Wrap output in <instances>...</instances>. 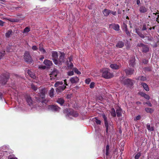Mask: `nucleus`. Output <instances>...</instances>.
<instances>
[{"mask_svg": "<svg viewBox=\"0 0 159 159\" xmlns=\"http://www.w3.org/2000/svg\"><path fill=\"white\" fill-rule=\"evenodd\" d=\"M43 106V108L48 111H51L54 112H58L60 110V108L58 106L54 105H48L44 102H43L42 103Z\"/></svg>", "mask_w": 159, "mask_h": 159, "instance_id": "f257e3e1", "label": "nucleus"}, {"mask_svg": "<svg viewBox=\"0 0 159 159\" xmlns=\"http://www.w3.org/2000/svg\"><path fill=\"white\" fill-rule=\"evenodd\" d=\"M102 116L104 120V125L106 128V132L107 133H108L109 131L110 130L111 128L112 129L113 124L111 122L108 123L107 117L104 113L102 114Z\"/></svg>", "mask_w": 159, "mask_h": 159, "instance_id": "f03ea898", "label": "nucleus"}, {"mask_svg": "<svg viewBox=\"0 0 159 159\" xmlns=\"http://www.w3.org/2000/svg\"><path fill=\"white\" fill-rule=\"evenodd\" d=\"M63 83L62 81L57 82L55 84V87H58L57 88L56 91L58 93H60L63 91L66 88L65 84L62 85Z\"/></svg>", "mask_w": 159, "mask_h": 159, "instance_id": "7ed1b4c3", "label": "nucleus"}, {"mask_svg": "<svg viewBox=\"0 0 159 159\" xmlns=\"http://www.w3.org/2000/svg\"><path fill=\"white\" fill-rule=\"evenodd\" d=\"M102 76L106 79H109L113 76L112 74L109 71V69L107 68L103 69L102 70Z\"/></svg>", "mask_w": 159, "mask_h": 159, "instance_id": "20e7f679", "label": "nucleus"}, {"mask_svg": "<svg viewBox=\"0 0 159 159\" xmlns=\"http://www.w3.org/2000/svg\"><path fill=\"white\" fill-rule=\"evenodd\" d=\"M78 116V114L77 112L72 111L68 112L66 115V117L68 120H70L72 119V117H77Z\"/></svg>", "mask_w": 159, "mask_h": 159, "instance_id": "39448f33", "label": "nucleus"}, {"mask_svg": "<svg viewBox=\"0 0 159 159\" xmlns=\"http://www.w3.org/2000/svg\"><path fill=\"white\" fill-rule=\"evenodd\" d=\"M24 59L25 61L28 63H31L33 62L29 52L26 51L25 52L24 55Z\"/></svg>", "mask_w": 159, "mask_h": 159, "instance_id": "423d86ee", "label": "nucleus"}, {"mask_svg": "<svg viewBox=\"0 0 159 159\" xmlns=\"http://www.w3.org/2000/svg\"><path fill=\"white\" fill-rule=\"evenodd\" d=\"M52 60L53 61L55 65L58 64V52L56 51H53L52 52Z\"/></svg>", "mask_w": 159, "mask_h": 159, "instance_id": "0eeeda50", "label": "nucleus"}, {"mask_svg": "<svg viewBox=\"0 0 159 159\" xmlns=\"http://www.w3.org/2000/svg\"><path fill=\"white\" fill-rule=\"evenodd\" d=\"M65 54L63 52H61L60 55L59 57V59H58V64L57 65H60L63 63L65 61L64 57Z\"/></svg>", "mask_w": 159, "mask_h": 159, "instance_id": "6e6552de", "label": "nucleus"}, {"mask_svg": "<svg viewBox=\"0 0 159 159\" xmlns=\"http://www.w3.org/2000/svg\"><path fill=\"white\" fill-rule=\"evenodd\" d=\"M72 60V57H69L68 60H67L66 62V65H67V67L70 69H72L73 67V65L71 61Z\"/></svg>", "mask_w": 159, "mask_h": 159, "instance_id": "1a4fd4ad", "label": "nucleus"}, {"mask_svg": "<svg viewBox=\"0 0 159 159\" xmlns=\"http://www.w3.org/2000/svg\"><path fill=\"white\" fill-rule=\"evenodd\" d=\"M139 46L142 48V51L144 52H147L149 51V48L146 45L143 43H140L139 45Z\"/></svg>", "mask_w": 159, "mask_h": 159, "instance_id": "9d476101", "label": "nucleus"}, {"mask_svg": "<svg viewBox=\"0 0 159 159\" xmlns=\"http://www.w3.org/2000/svg\"><path fill=\"white\" fill-rule=\"evenodd\" d=\"M124 84L128 86H131L133 84V80L130 79H125L124 81Z\"/></svg>", "mask_w": 159, "mask_h": 159, "instance_id": "9b49d317", "label": "nucleus"}, {"mask_svg": "<svg viewBox=\"0 0 159 159\" xmlns=\"http://www.w3.org/2000/svg\"><path fill=\"white\" fill-rule=\"evenodd\" d=\"M9 79V77L7 76L3 75V77L1 78L0 83L2 84H5L7 82V80Z\"/></svg>", "mask_w": 159, "mask_h": 159, "instance_id": "f8f14e48", "label": "nucleus"}, {"mask_svg": "<svg viewBox=\"0 0 159 159\" xmlns=\"http://www.w3.org/2000/svg\"><path fill=\"white\" fill-rule=\"evenodd\" d=\"M134 70L133 68H129L125 70V71L127 75H132L134 74Z\"/></svg>", "mask_w": 159, "mask_h": 159, "instance_id": "ddd939ff", "label": "nucleus"}, {"mask_svg": "<svg viewBox=\"0 0 159 159\" xmlns=\"http://www.w3.org/2000/svg\"><path fill=\"white\" fill-rule=\"evenodd\" d=\"M148 10V8L144 5L141 6L139 7V11L141 13H145Z\"/></svg>", "mask_w": 159, "mask_h": 159, "instance_id": "4468645a", "label": "nucleus"}, {"mask_svg": "<svg viewBox=\"0 0 159 159\" xmlns=\"http://www.w3.org/2000/svg\"><path fill=\"white\" fill-rule=\"evenodd\" d=\"M70 81L72 84L76 83L79 81V79L78 77L75 76L70 78Z\"/></svg>", "mask_w": 159, "mask_h": 159, "instance_id": "2eb2a0df", "label": "nucleus"}, {"mask_svg": "<svg viewBox=\"0 0 159 159\" xmlns=\"http://www.w3.org/2000/svg\"><path fill=\"white\" fill-rule=\"evenodd\" d=\"M43 63L45 65L49 66H51L52 64V61L47 59L45 60Z\"/></svg>", "mask_w": 159, "mask_h": 159, "instance_id": "dca6fc26", "label": "nucleus"}, {"mask_svg": "<svg viewBox=\"0 0 159 159\" xmlns=\"http://www.w3.org/2000/svg\"><path fill=\"white\" fill-rule=\"evenodd\" d=\"M135 32L142 38L144 39L145 38V36L140 32L138 29H135Z\"/></svg>", "mask_w": 159, "mask_h": 159, "instance_id": "f3484780", "label": "nucleus"}, {"mask_svg": "<svg viewBox=\"0 0 159 159\" xmlns=\"http://www.w3.org/2000/svg\"><path fill=\"white\" fill-rule=\"evenodd\" d=\"M93 121L97 125H101V121L99 120L97 117H95L93 119Z\"/></svg>", "mask_w": 159, "mask_h": 159, "instance_id": "a211bd4d", "label": "nucleus"}, {"mask_svg": "<svg viewBox=\"0 0 159 159\" xmlns=\"http://www.w3.org/2000/svg\"><path fill=\"white\" fill-rule=\"evenodd\" d=\"M26 98L28 104L29 106H31L32 104V100L31 98L29 96H27Z\"/></svg>", "mask_w": 159, "mask_h": 159, "instance_id": "6ab92c4d", "label": "nucleus"}, {"mask_svg": "<svg viewBox=\"0 0 159 159\" xmlns=\"http://www.w3.org/2000/svg\"><path fill=\"white\" fill-rule=\"evenodd\" d=\"M39 51L43 54L45 53L46 52V50L43 47V44L42 43H41L39 44Z\"/></svg>", "mask_w": 159, "mask_h": 159, "instance_id": "aec40b11", "label": "nucleus"}, {"mask_svg": "<svg viewBox=\"0 0 159 159\" xmlns=\"http://www.w3.org/2000/svg\"><path fill=\"white\" fill-rule=\"evenodd\" d=\"M141 85H142L143 89L147 91H148L149 90V88L148 85L144 83H141Z\"/></svg>", "mask_w": 159, "mask_h": 159, "instance_id": "412c9836", "label": "nucleus"}, {"mask_svg": "<svg viewBox=\"0 0 159 159\" xmlns=\"http://www.w3.org/2000/svg\"><path fill=\"white\" fill-rule=\"evenodd\" d=\"M147 127L148 130L150 131H153L154 130L153 126L151 125L149 123H148L147 125Z\"/></svg>", "mask_w": 159, "mask_h": 159, "instance_id": "4be33fe9", "label": "nucleus"}, {"mask_svg": "<svg viewBox=\"0 0 159 159\" xmlns=\"http://www.w3.org/2000/svg\"><path fill=\"white\" fill-rule=\"evenodd\" d=\"M28 73L30 77L33 78L35 79L36 78V76L35 74L30 70H28Z\"/></svg>", "mask_w": 159, "mask_h": 159, "instance_id": "5701e85b", "label": "nucleus"}, {"mask_svg": "<svg viewBox=\"0 0 159 159\" xmlns=\"http://www.w3.org/2000/svg\"><path fill=\"white\" fill-rule=\"evenodd\" d=\"M110 67L112 69L115 70L118 69L119 68L118 65L115 64H111L110 65Z\"/></svg>", "mask_w": 159, "mask_h": 159, "instance_id": "b1692460", "label": "nucleus"}, {"mask_svg": "<svg viewBox=\"0 0 159 159\" xmlns=\"http://www.w3.org/2000/svg\"><path fill=\"white\" fill-rule=\"evenodd\" d=\"M124 46V43L122 41H119L116 44V46L117 48H121Z\"/></svg>", "mask_w": 159, "mask_h": 159, "instance_id": "393cba45", "label": "nucleus"}, {"mask_svg": "<svg viewBox=\"0 0 159 159\" xmlns=\"http://www.w3.org/2000/svg\"><path fill=\"white\" fill-rule=\"evenodd\" d=\"M135 59L134 57H132L129 61V65L130 66L133 67L135 65Z\"/></svg>", "mask_w": 159, "mask_h": 159, "instance_id": "a878e982", "label": "nucleus"}, {"mask_svg": "<svg viewBox=\"0 0 159 159\" xmlns=\"http://www.w3.org/2000/svg\"><path fill=\"white\" fill-rule=\"evenodd\" d=\"M111 12V11L107 9H105L104 10L103 12V14L105 16H107L109 15Z\"/></svg>", "mask_w": 159, "mask_h": 159, "instance_id": "bb28decb", "label": "nucleus"}, {"mask_svg": "<svg viewBox=\"0 0 159 159\" xmlns=\"http://www.w3.org/2000/svg\"><path fill=\"white\" fill-rule=\"evenodd\" d=\"M116 113L117 117H120L122 116V110L120 109L116 110Z\"/></svg>", "mask_w": 159, "mask_h": 159, "instance_id": "cd10ccee", "label": "nucleus"}, {"mask_svg": "<svg viewBox=\"0 0 159 159\" xmlns=\"http://www.w3.org/2000/svg\"><path fill=\"white\" fill-rule=\"evenodd\" d=\"M147 79L146 77L143 76H139L138 78V80L139 81H144L146 80Z\"/></svg>", "mask_w": 159, "mask_h": 159, "instance_id": "c85d7f7f", "label": "nucleus"}, {"mask_svg": "<svg viewBox=\"0 0 159 159\" xmlns=\"http://www.w3.org/2000/svg\"><path fill=\"white\" fill-rule=\"evenodd\" d=\"M57 102L61 105H62L64 102V101L62 98H59L57 100Z\"/></svg>", "mask_w": 159, "mask_h": 159, "instance_id": "c756f323", "label": "nucleus"}, {"mask_svg": "<svg viewBox=\"0 0 159 159\" xmlns=\"http://www.w3.org/2000/svg\"><path fill=\"white\" fill-rule=\"evenodd\" d=\"M58 73V71L57 70H54L52 73L51 76L50 77H51L52 76H54L56 77Z\"/></svg>", "mask_w": 159, "mask_h": 159, "instance_id": "7c9ffc66", "label": "nucleus"}, {"mask_svg": "<svg viewBox=\"0 0 159 159\" xmlns=\"http://www.w3.org/2000/svg\"><path fill=\"white\" fill-rule=\"evenodd\" d=\"M119 28L120 26L118 24H114L113 25V28L115 30H119Z\"/></svg>", "mask_w": 159, "mask_h": 159, "instance_id": "2f4dec72", "label": "nucleus"}, {"mask_svg": "<svg viewBox=\"0 0 159 159\" xmlns=\"http://www.w3.org/2000/svg\"><path fill=\"white\" fill-rule=\"evenodd\" d=\"M145 111L147 112L150 113H152L154 111L153 109L149 108H145Z\"/></svg>", "mask_w": 159, "mask_h": 159, "instance_id": "473e14b6", "label": "nucleus"}, {"mask_svg": "<svg viewBox=\"0 0 159 159\" xmlns=\"http://www.w3.org/2000/svg\"><path fill=\"white\" fill-rule=\"evenodd\" d=\"M8 147H7V146H4L2 147L1 149V150L3 152H7V151L8 150Z\"/></svg>", "mask_w": 159, "mask_h": 159, "instance_id": "72a5a7b5", "label": "nucleus"}, {"mask_svg": "<svg viewBox=\"0 0 159 159\" xmlns=\"http://www.w3.org/2000/svg\"><path fill=\"white\" fill-rule=\"evenodd\" d=\"M54 89L52 88L50 90L49 94L50 97L51 98L53 97L54 96Z\"/></svg>", "mask_w": 159, "mask_h": 159, "instance_id": "f704fd0d", "label": "nucleus"}, {"mask_svg": "<svg viewBox=\"0 0 159 159\" xmlns=\"http://www.w3.org/2000/svg\"><path fill=\"white\" fill-rule=\"evenodd\" d=\"M111 114L112 116L113 117L116 116V114L115 110L114 108H112L111 109Z\"/></svg>", "mask_w": 159, "mask_h": 159, "instance_id": "c9c22d12", "label": "nucleus"}, {"mask_svg": "<svg viewBox=\"0 0 159 159\" xmlns=\"http://www.w3.org/2000/svg\"><path fill=\"white\" fill-rule=\"evenodd\" d=\"M141 95L143 97L147 99H149L150 98L149 96L147 94L144 93H142Z\"/></svg>", "mask_w": 159, "mask_h": 159, "instance_id": "e433bc0d", "label": "nucleus"}, {"mask_svg": "<svg viewBox=\"0 0 159 159\" xmlns=\"http://www.w3.org/2000/svg\"><path fill=\"white\" fill-rule=\"evenodd\" d=\"M40 96L43 99L45 98V92L44 91H42V92L40 93Z\"/></svg>", "mask_w": 159, "mask_h": 159, "instance_id": "4c0bfd02", "label": "nucleus"}, {"mask_svg": "<svg viewBox=\"0 0 159 159\" xmlns=\"http://www.w3.org/2000/svg\"><path fill=\"white\" fill-rule=\"evenodd\" d=\"M30 30V28L28 27H26L24 29L23 33H27L29 32Z\"/></svg>", "mask_w": 159, "mask_h": 159, "instance_id": "58836bf2", "label": "nucleus"}, {"mask_svg": "<svg viewBox=\"0 0 159 159\" xmlns=\"http://www.w3.org/2000/svg\"><path fill=\"white\" fill-rule=\"evenodd\" d=\"M12 33V30H9L5 34L6 36L7 37H8L10 36L11 34Z\"/></svg>", "mask_w": 159, "mask_h": 159, "instance_id": "ea45409f", "label": "nucleus"}, {"mask_svg": "<svg viewBox=\"0 0 159 159\" xmlns=\"http://www.w3.org/2000/svg\"><path fill=\"white\" fill-rule=\"evenodd\" d=\"M109 145L108 144H107L106 147V156H107L109 154Z\"/></svg>", "mask_w": 159, "mask_h": 159, "instance_id": "a19ab883", "label": "nucleus"}, {"mask_svg": "<svg viewBox=\"0 0 159 159\" xmlns=\"http://www.w3.org/2000/svg\"><path fill=\"white\" fill-rule=\"evenodd\" d=\"M122 29L124 30H126L127 29V25L124 22L122 23Z\"/></svg>", "mask_w": 159, "mask_h": 159, "instance_id": "79ce46f5", "label": "nucleus"}, {"mask_svg": "<svg viewBox=\"0 0 159 159\" xmlns=\"http://www.w3.org/2000/svg\"><path fill=\"white\" fill-rule=\"evenodd\" d=\"M75 73L79 75L81 74V72L79 71L78 69L76 68H74L73 69Z\"/></svg>", "mask_w": 159, "mask_h": 159, "instance_id": "37998d69", "label": "nucleus"}, {"mask_svg": "<svg viewBox=\"0 0 159 159\" xmlns=\"http://www.w3.org/2000/svg\"><path fill=\"white\" fill-rule=\"evenodd\" d=\"M141 118V117L140 115H138L136 116L134 119V121H137L140 120Z\"/></svg>", "mask_w": 159, "mask_h": 159, "instance_id": "c03bdc74", "label": "nucleus"}, {"mask_svg": "<svg viewBox=\"0 0 159 159\" xmlns=\"http://www.w3.org/2000/svg\"><path fill=\"white\" fill-rule=\"evenodd\" d=\"M141 155V154L140 153V152H139L138 153H137L135 157V159H139V157Z\"/></svg>", "mask_w": 159, "mask_h": 159, "instance_id": "a18cd8bd", "label": "nucleus"}, {"mask_svg": "<svg viewBox=\"0 0 159 159\" xmlns=\"http://www.w3.org/2000/svg\"><path fill=\"white\" fill-rule=\"evenodd\" d=\"M5 54V51L0 52V59H1Z\"/></svg>", "mask_w": 159, "mask_h": 159, "instance_id": "49530a36", "label": "nucleus"}, {"mask_svg": "<svg viewBox=\"0 0 159 159\" xmlns=\"http://www.w3.org/2000/svg\"><path fill=\"white\" fill-rule=\"evenodd\" d=\"M8 159H17L16 157H15L13 155H10V156H9Z\"/></svg>", "mask_w": 159, "mask_h": 159, "instance_id": "de8ad7c7", "label": "nucleus"}, {"mask_svg": "<svg viewBox=\"0 0 159 159\" xmlns=\"http://www.w3.org/2000/svg\"><path fill=\"white\" fill-rule=\"evenodd\" d=\"M31 87L34 91H36L37 89V88L33 84L31 85Z\"/></svg>", "mask_w": 159, "mask_h": 159, "instance_id": "09e8293b", "label": "nucleus"}, {"mask_svg": "<svg viewBox=\"0 0 159 159\" xmlns=\"http://www.w3.org/2000/svg\"><path fill=\"white\" fill-rule=\"evenodd\" d=\"M147 29V28L146 27V24H144L143 25V28L142 29V30L143 31L146 30Z\"/></svg>", "mask_w": 159, "mask_h": 159, "instance_id": "8fccbe9b", "label": "nucleus"}, {"mask_svg": "<svg viewBox=\"0 0 159 159\" xmlns=\"http://www.w3.org/2000/svg\"><path fill=\"white\" fill-rule=\"evenodd\" d=\"M90 88H93L94 86V83L93 82H91L90 84Z\"/></svg>", "mask_w": 159, "mask_h": 159, "instance_id": "3c124183", "label": "nucleus"}, {"mask_svg": "<svg viewBox=\"0 0 159 159\" xmlns=\"http://www.w3.org/2000/svg\"><path fill=\"white\" fill-rule=\"evenodd\" d=\"M74 74V72L73 71H69L68 72V75L69 76H71Z\"/></svg>", "mask_w": 159, "mask_h": 159, "instance_id": "603ef678", "label": "nucleus"}, {"mask_svg": "<svg viewBox=\"0 0 159 159\" xmlns=\"http://www.w3.org/2000/svg\"><path fill=\"white\" fill-rule=\"evenodd\" d=\"M32 49L34 51H36L38 49V47L34 45L32 46Z\"/></svg>", "mask_w": 159, "mask_h": 159, "instance_id": "864d4df0", "label": "nucleus"}, {"mask_svg": "<svg viewBox=\"0 0 159 159\" xmlns=\"http://www.w3.org/2000/svg\"><path fill=\"white\" fill-rule=\"evenodd\" d=\"M85 83L87 84H89L90 82V80L89 78L86 79L85 81Z\"/></svg>", "mask_w": 159, "mask_h": 159, "instance_id": "5fc2aeb1", "label": "nucleus"}, {"mask_svg": "<svg viewBox=\"0 0 159 159\" xmlns=\"http://www.w3.org/2000/svg\"><path fill=\"white\" fill-rule=\"evenodd\" d=\"M124 30L126 34L128 35L129 36L130 35V33L129 31L128 30V29H127L126 30Z\"/></svg>", "mask_w": 159, "mask_h": 159, "instance_id": "6e6d98bb", "label": "nucleus"}, {"mask_svg": "<svg viewBox=\"0 0 159 159\" xmlns=\"http://www.w3.org/2000/svg\"><path fill=\"white\" fill-rule=\"evenodd\" d=\"M146 104H147L148 105L149 107H152V106L151 103L149 102H147Z\"/></svg>", "mask_w": 159, "mask_h": 159, "instance_id": "4d7b16f0", "label": "nucleus"}, {"mask_svg": "<svg viewBox=\"0 0 159 159\" xmlns=\"http://www.w3.org/2000/svg\"><path fill=\"white\" fill-rule=\"evenodd\" d=\"M4 22L1 20H0V25L2 26L3 25Z\"/></svg>", "mask_w": 159, "mask_h": 159, "instance_id": "13d9d810", "label": "nucleus"}, {"mask_svg": "<svg viewBox=\"0 0 159 159\" xmlns=\"http://www.w3.org/2000/svg\"><path fill=\"white\" fill-rule=\"evenodd\" d=\"M148 62V61L146 60H144L143 61V62L145 64H147Z\"/></svg>", "mask_w": 159, "mask_h": 159, "instance_id": "bf43d9fd", "label": "nucleus"}, {"mask_svg": "<svg viewBox=\"0 0 159 159\" xmlns=\"http://www.w3.org/2000/svg\"><path fill=\"white\" fill-rule=\"evenodd\" d=\"M136 2L137 5H139L140 3V0H137Z\"/></svg>", "mask_w": 159, "mask_h": 159, "instance_id": "052dcab7", "label": "nucleus"}, {"mask_svg": "<svg viewBox=\"0 0 159 159\" xmlns=\"http://www.w3.org/2000/svg\"><path fill=\"white\" fill-rule=\"evenodd\" d=\"M2 94L1 93H0V99L1 100L2 99Z\"/></svg>", "mask_w": 159, "mask_h": 159, "instance_id": "680f3d73", "label": "nucleus"}, {"mask_svg": "<svg viewBox=\"0 0 159 159\" xmlns=\"http://www.w3.org/2000/svg\"><path fill=\"white\" fill-rule=\"evenodd\" d=\"M39 68H41L43 69H44L46 67L45 66H40L39 67Z\"/></svg>", "mask_w": 159, "mask_h": 159, "instance_id": "e2e57ef3", "label": "nucleus"}, {"mask_svg": "<svg viewBox=\"0 0 159 159\" xmlns=\"http://www.w3.org/2000/svg\"><path fill=\"white\" fill-rule=\"evenodd\" d=\"M111 13L113 15H116V12H113L112 11V12H111Z\"/></svg>", "mask_w": 159, "mask_h": 159, "instance_id": "0e129e2a", "label": "nucleus"}, {"mask_svg": "<svg viewBox=\"0 0 159 159\" xmlns=\"http://www.w3.org/2000/svg\"><path fill=\"white\" fill-rule=\"evenodd\" d=\"M44 59V57L43 56L41 57H40V58H39V59L40 60H42L43 59Z\"/></svg>", "mask_w": 159, "mask_h": 159, "instance_id": "69168bd1", "label": "nucleus"}, {"mask_svg": "<svg viewBox=\"0 0 159 159\" xmlns=\"http://www.w3.org/2000/svg\"><path fill=\"white\" fill-rule=\"evenodd\" d=\"M158 17L157 18L156 21L157 22H158V23H159V19H158Z\"/></svg>", "mask_w": 159, "mask_h": 159, "instance_id": "338daca9", "label": "nucleus"}, {"mask_svg": "<svg viewBox=\"0 0 159 159\" xmlns=\"http://www.w3.org/2000/svg\"><path fill=\"white\" fill-rule=\"evenodd\" d=\"M157 14H158V15H157V16H158V17H158V18H159V13H157L155 14V15H157Z\"/></svg>", "mask_w": 159, "mask_h": 159, "instance_id": "774afa93", "label": "nucleus"}]
</instances>
